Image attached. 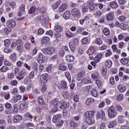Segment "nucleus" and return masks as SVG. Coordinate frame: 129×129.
<instances>
[{"label":"nucleus","mask_w":129,"mask_h":129,"mask_svg":"<svg viewBox=\"0 0 129 129\" xmlns=\"http://www.w3.org/2000/svg\"><path fill=\"white\" fill-rule=\"evenodd\" d=\"M39 50V48L37 47H35L32 50V55L35 56V55H37V53H38V51Z\"/></svg>","instance_id":"obj_51"},{"label":"nucleus","mask_w":129,"mask_h":129,"mask_svg":"<svg viewBox=\"0 0 129 129\" xmlns=\"http://www.w3.org/2000/svg\"><path fill=\"white\" fill-rule=\"evenodd\" d=\"M6 126H7V122L4 119L0 120V128L1 129H6Z\"/></svg>","instance_id":"obj_17"},{"label":"nucleus","mask_w":129,"mask_h":129,"mask_svg":"<svg viewBox=\"0 0 129 129\" xmlns=\"http://www.w3.org/2000/svg\"><path fill=\"white\" fill-rule=\"evenodd\" d=\"M31 82H32V81L30 78H26L24 81V83L25 84H31Z\"/></svg>","instance_id":"obj_57"},{"label":"nucleus","mask_w":129,"mask_h":129,"mask_svg":"<svg viewBox=\"0 0 129 129\" xmlns=\"http://www.w3.org/2000/svg\"><path fill=\"white\" fill-rule=\"evenodd\" d=\"M85 76V72H82L81 73H80L78 75V80L79 81H80V80H81L82 79V77H84V76Z\"/></svg>","instance_id":"obj_32"},{"label":"nucleus","mask_w":129,"mask_h":129,"mask_svg":"<svg viewBox=\"0 0 129 129\" xmlns=\"http://www.w3.org/2000/svg\"><path fill=\"white\" fill-rule=\"evenodd\" d=\"M21 120H22V116L21 115H17L14 116L13 121L14 122H18V121H20Z\"/></svg>","instance_id":"obj_26"},{"label":"nucleus","mask_w":129,"mask_h":129,"mask_svg":"<svg viewBox=\"0 0 129 129\" xmlns=\"http://www.w3.org/2000/svg\"><path fill=\"white\" fill-rule=\"evenodd\" d=\"M69 124L71 127L76 128L78 126V123H75L74 121L71 120L69 122Z\"/></svg>","instance_id":"obj_30"},{"label":"nucleus","mask_w":129,"mask_h":129,"mask_svg":"<svg viewBox=\"0 0 129 129\" xmlns=\"http://www.w3.org/2000/svg\"><path fill=\"white\" fill-rule=\"evenodd\" d=\"M63 97L65 98V99H67V98H69V96L70 95L69 94V92H63L62 93Z\"/></svg>","instance_id":"obj_48"},{"label":"nucleus","mask_w":129,"mask_h":129,"mask_svg":"<svg viewBox=\"0 0 129 129\" xmlns=\"http://www.w3.org/2000/svg\"><path fill=\"white\" fill-rule=\"evenodd\" d=\"M101 58H102V53H99L94 58V60L96 63H97L101 60Z\"/></svg>","instance_id":"obj_24"},{"label":"nucleus","mask_w":129,"mask_h":129,"mask_svg":"<svg viewBox=\"0 0 129 129\" xmlns=\"http://www.w3.org/2000/svg\"><path fill=\"white\" fill-rule=\"evenodd\" d=\"M108 114L110 118H113L117 115V111L114 106H111L108 108Z\"/></svg>","instance_id":"obj_1"},{"label":"nucleus","mask_w":129,"mask_h":129,"mask_svg":"<svg viewBox=\"0 0 129 129\" xmlns=\"http://www.w3.org/2000/svg\"><path fill=\"white\" fill-rule=\"evenodd\" d=\"M97 118H102V120H106V118L105 117V112L102 110L99 112H97L96 115Z\"/></svg>","instance_id":"obj_5"},{"label":"nucleus","mask_w":129,"mask_h":129,"mask_svg":"<svg viewBox=\"0 0 129 129\" xmlns=\"http://www.w3.org/2000/svg\"><path fill=\"white\" fill-rule=\"evenodd\" d=\"M66 60L68 62H73L75 60V57L72 55L67 54L66 56Z\"/></svg>","instance_id":"obj_14"},{"label":"nucleus","mask_w":129,"mask_h":129,"mask_svg":"<svg viewBox=\"0 0 129 129\" xmlns=\"http://www.w3.org/2000/svg\"><path fill=\"white\" fill-rule=\"evenodd\" d=\"M117 88L120 92H124L126 90V86L122 84H120L117 86Z\"/></svg>","instance_id":"obj_10"},{"label":"nucleus","mask_w":129,"mask_h":129,"mask_svg":"<svg viewBox=\"0 0 129 129\" xmlns=\"http://www.w3.org/2000/svg\"><path fill=\"white\" fill-rule=\"evenodd\" d=\"M6 8H9V7H11L13 9L16 8V2H6L5 3Z\"/></svg>","instance_id":"obj_16"},{"label":"nucleus","mask_w":129,"mask_h":129,"mask_svg":"<svg viewBox=\"0 0 129 129\" xmlns=\"http://www.w3.org/2000/svg\"><path fill=\"white\" fill-rule=\"evenodd\" d=\"M66 9H67V4H62L58 9V12H59V13H63L64 11H66Z\"/></svg>","instance_id":"obj_15"},{"label":"nucleus","mask_w":129,"mask_h":129,"mask_svg":"<svg viewBox=\"0 0 129 129\" xmlns=\"http://www.w3.org/2000/svg\"><path fill=\"white\" fill-rule=\"evenodd\" d=\"M96 51V49L94 46H91L88 49V53H89V55H93Z\"/></svg>","instance_id":"obj_19"},{"label":"nucleus","mask_w":129,"mask_h":129,"mask_svg":"<svg viewBox=\"0 0 129 129\" xmlns=\"http://www.w3.org/2000/svg\"><path fill=\"white\" fill-rule=\"evenodd\" d=\"M125 120L124 119V116H119L118 117V122H119V123H123V122H124Z\"/></svg>","instance_id":"obj_36"},{"label":"nucleus","mask_w":129,"mask_h":129,"mask_svg":"<svg viewBox=\"0 0 129 129\" xmlns=\"http://www.w3.org/2000/svg\"><path fill=\"white\" fill-rule=\"evenodd\" d=\"M24 47L26 50H30L31 49V43L27 42L25 43Z\"/></svg>","instance_id":"obj_44"},{"label":"nucleus","mask_w":129,"mask_h":129,"mask_svg":"<svg viewBox=\"0 0 129 129\" xmlns=\"http://www.w3.org/2000/svg\"><path fill=\"white\" fill-rule=\"evenodd\" d=\"M94 102V99L88 98L86 99L85 102L86 105H90L91 103H93Z\"/></svg>","instance_id":"obj_21"},{"label":"nucleus","mask_w":129,"mask_h":129,"mask_svg":"<svg viewBox=\"0 0 129 129\" xmlns=\"http://www.w3.org/2000/svg\"><path fill=\"white\" fill-rule=\"evenodd\" d=\"M49 77V75L47 74H44L40 76V81L41 83L45 84L48 82V78Z\"/></svg>","instance_id":"obj_4"},{"label":"nucleus","mask_w":129,"mask_h":129,"mask_svg":"<svg viewBox=\"0 0 129 129\" xmlns=\"http://www.w3.org/2000/svg\"><path fill=\"white\" fill-rule=\"evenodd\" d=\"M66 77L67 78L69 82H70L71 81V76L70 75V73L67 72L65 73Z\"/></svg>","instance_id":"obj_43"},{"label":"nucleus","mask_w":129,"mask_h":129,"mask_svg":"<svg viewBox=\"0 0 129 129\" xmlns=\"http://www.w3.org/2000/svg\"><path fill=\"white\" fill-rule=\"evenodd\" d=\"M62 117V115L61 114H57L53 116V119H52V121L54 123L55 122H57V120H59V118Z\"/></svg>","instance_id":"obj_23"},{"label":"nucleus","mask_w":129,"mask_h":129,"mask_svg":"<svg viewBox=\"0 0 129 129\" xmlns=\"http://www.w3.org/2000/svg\"><path fill=\"white\" fill-rule=\"evenodd\" d=\"M101 73L103 76H105L107 73V69L103 68L101 71Z\"/></svg>","instance_id":"obj_60"},{"label":"nucleus","mask_w":129,"mask_h":129,"mask_svg":"<svg viewBox=\"0 0 129 129\" xmlns=\"http://www.w3.org/2000/svg\"><path fill=\"white\" fill-rule=\"evenodd\" d=\"M6 25L9 28H15L16 27V21L11 19L7 21Z\"/></svg>","instance_id":"obj_7"},{"label":"nucleus","mask_w":129,"mask_h":129,"mask_svg":"<svg viewBox=\"0 0 129 129\" xmlns=\"http://www.w3.org/2000/svg\"><path fill=\"white\" fill-rule=\"evenodd\" d=\"M103 33L105 36H108V35H109L110 33V31H109L108 28H105L103 29Z\"/></svg>","instance_id":"obj_34"},{"label":"nucleus","mask_w":129,"mask_h":129,"mask_svg":"<svg viewBox=\"0 0 129 129\" xmlns=\"http://www.w3.org/2000/svg\"><path fill=\"white\" fill-rule=\"evenodd\" d=\"M114 19V12L110 11L106 15V20L108 22L112 21Z\"/></svg>","instance_id":"obj_6"},{"label":"nucleus","mask_w":129,"mask_h":129,"mask_svg":"<svg viewBox=\"0 0 129 129\" xmlns=\"http://www.w3.org/2000/svg\"><path fill=\"white\" fill-rule=\"evenodd\" d=\"M110 7L112 9H117L118 8V4L115 1L112 2L110 3Z\"/></svg>","instance_id":"obj_22"},{"label":"nucleus","mask_w":129,"mask_h":129,"mask_svg":"<svg viewBox=\"0 0 129 129\" xmlns=\"http://www.w3.org/2000/svg\"><path fill=\"white\" fill-rule=\"evenodd\" d=\"M27 75H28V72L25 70H22L19 74L20 77H22V76H27Z\"/></svg>","instance_id":"obj_35"},{"label":"nucleus","mask_w":129,"mask_h":129,"mask_svg":"<svg viewBox=\"0 0 129 129\" xmlns=\"http://www.w3.org/2000/svg\"><path fill=\"white\" fill-rule=\"evenodd\" d=\"M88 83H91V81H90V80H88L86 78H84L81 81L82 84H88Z\"/></svg>","instance_id":"obj_39"},{"label":"nucleus","mask_w":129,"mask_h":129,"mask_svg":"<svg viewBox=\"0 0 129 129\" xmlns=\"http://www.w3.org/2000/svg\"><path fill=\"white\" fill-rule=\"evenodd\" d=\"M16 45L17 46H22L23 45V41L21 39H18L16 41Z\"/></svg>","instance_id":"obj_64"},{"label":"nucleus","mask_w":129,"mask_h":129,"mask_svg":"<svg viewBox=\"0 0 129 129\" xmlns=\"http://www.w3.org/2000/svg\"><path fill=\"white\" fill-rule=\"evenodd\" d=\"M11 44V40L10 39H6L4 41V45L6 47H9Z\"/></svg>","instance_id":"obj_46"},{"label":"nucleus","mask_w":129,"mask_h":129,"mask_svg":"<svg viewBox=\"0 0 129 129\" xmlns=\"http://www.w3.org/2000/svg\"><path fill=\"white\" fill-rule=\"evenodd\" d=\"M112 64V62L109 59L107 60L105 62V65L106 67H111Z\"/></svg>","instance_id":"obj_42"},{"label":"nucleus","mask_w":129,"mask_h":129,"mask_svg":"<svg viewBox=\"0 0 129 129\" xmlns=\"http://www.w3.org/2000/svg\"><path fill=\"white\" fill-rule=\"evenodd\" d=\"M89 11V9L87 6H84L82 8V12L83 14H84V13H87Z\"/></svg>","instance_id":"obj_47"},{"label":"nucleus","mask_w":129,"mask_h":129,"mask_svg":"<svg viewBox=\"0 0 129 129\" xmlns=\"http://www.w3.org/2000/svg\"><path fill=\"white\" fill-rule=\"evenodd\" d=\"M92 95L94 97H97V96H98V93L97 92V91L96 89H93L91 91Z\"/></svg>","instance_id":"obj_38"},{"label":"nucleus","mask_w":129,"mask_h":129,"mask_svg":"<svg viewBox=\"0 0 129 129\" xmlns=\"http://www.w3.org/2000/svg\"><path fill=\"white\" fill-rule=\"evenodd\" d=\"M66 36L68 37V38H72L74 34L71 32V31L68 30L66 33Z\"/></svg>","instance_id":"obj_40"},{"label":"nucleus","mask_w":129,"mask_h":129,"mask_svg":"<svg viewBox=\"0 0 129 129\" xmlns=\"http://www.w3.org/2000/svg\"><path fill=\"white\" fill-rule=\"evenodd\" d=\"M36 12V8L35 7H32L29 11V14H34Z\"/></svg>","instance_id":"obj_63"},{"label":"nucleus","mask_w":129,"mask_h":129,"mask_svg":"<svg viewBox=\"0 0 129 129\" xmlns=\"http://www.w3.org/2000/svg\"><path fill=\"white\" fill-rule=\"evenodd\" d=\"M86 121L88 124H94V123H95V120L94 119V117L92 118H87Z\"/></svg>","instance_id":"obj_20"},{"label":"nucleus","mask_w":129,"mask_h":129,"mask_svg":"<svg viewBox=\"0 0 129 129\" xmlns=\"http://www.w3.org/2000/svg\"><path fill=\"white\" fill-rule=\"evenodd\" d=\"M13 72H14L15 76L19 75V73H20V69H19V68H15L13 70Z\"/></svg>","instance_id":"obj_50"},{"label":"nucleus","mask_w":129,"mask_h":129,"mask_svg":"<svg viewBox=\"0 0 129 129\" xmlns=\"http://www.w3.org/2000/svg\"><path fill=\"white\" fill-rule=\"evenodd\" d=\"M126 19V17H125V16H121L120 17H119L118 18V20L120 22H121L122 23V22H124V21H125V19Z\"/></svg>","instance_id":"obj_59"},{"label":"nucleus","mask_w":129,"mask_h":129,"mask_svg":"<svg viewBox=\"0 0 129 129\" xmlns=\"http://www.w3.org/2000/svg\"><path fill=\"white\" fill-rule=\"evenodd\" d=\"M39 11L41 14H45L46 13V8L42 7L39 8Z\"/></svg>","instance_id":"obj_55"},{"label":"nucleus","mask_w":129,"mask_h":129,"mask_svg":"<svg viewBox=\"0 0 129 129\" xmlns=\"http://www.w3.org/2000/svg\"><path fill=\"white\" fill-rule=\"evenodd\" d=\"M116 99L118 100V101H121V100L123 99V95L119 94V95L117 96Z\"/></svg>","instance_id":"obj_52"},{"label":"nucleus","mask_w":129,"mask_h":129,"mask_svg":"<svg viewBox=\"0 0 129 129\" xmlns=\"http://www.w3.org/2000/svg\"><path fill=\"white\" fill-rule=\"evenodd\" d=\"M87 7L89 8L91 11H94L95 10V6H94V3L92 0H89L87 3Z\"/></svg>","instance_id":"obj_9"},{"label":"nucleus","mask_w":129,"mask_h":129,"mask_svg":"<svg viewBox=\"0 0 129 129\" xmlns=\"http://www.w3.org/2000/svg\"><path fill=\"white\" fill-rule=\"evenodd\" d=\"M116 124H117L116 121H113L109 124V127L110 128L111 127H114L115 125H116Z\"/></svg>","instance_id":"obj_45"},{"label":"nucleus","mask_w":129,"mask_h":129,"mask_svg":"<svg viewBox=\"0 0 129 129\" xmlns=\"http://www.w3.org/2000/svg\"><path fill=\"white\" fill-rule=\"evenodd\" d=\"M96 44L101 45V44H102V40L100 38H97L96 40Z\"/></svg>","instance_id":"obj_56"},{"label":"nucleus","mask_w":129,"mask_h":129,"mask_svg":"<svg viewBox=\"0 0 129 129\" xmlns=\"http://www.w3.org/2000/svg\"><path fill=\"white\" fill-rule=\"evenodd\" d=\"M22 98L21 95L15 96L13 98L14 102L16 103L18 100H20Z\"/></svg>","instance_id":"obj_41"},{"label":"nucleus","mask_w":129,"mask_h":129,"mask_svg":"<svg viewBox=\"0 0 129 129\" xmlns=\"http://www.w3.org/2000/svg\"><path fill=\"white\" fill-rule=\"evenodd\" d=\"M9 70V68L7 67V66H3L1 69H0V72L1 73H5L7 72Z\"/></svg>","instance_id":"obj_31"},{"label":"nucleus","mask_w":129,"mask_h":129,"mask_svg":"<svg viewBox=\"0 0 129 129\" xmlns=\"http://www.w3.org/2000/svg\"><path fill=\"white\" fill-rule=\"evenodd\" d=\"M55 30L57 32H62V27L59 25L56 26L55 27Z\"/></svg>","instance_id":"obj_49"},{"label":"nucleus","mask_w":129,"mask_h":129,"mask_svg":"<svg viewBox=\"0 0 129 129\" xmlns=\"http://www.w3.org/2000/svg\"><path fill=\"white\" fill-rule=\"evenodd\" d=\"M69 106V103L66 102L61 103V105L59 106V108L61 109H65Z\"/></svg>","instance_id":"obj_29"},{"label":"nucleus","mask_w":129,"mask_h":129,"mask_svg":"<svg viewBox=\"0 0 129 129\" xmlns=\"http://www.w3.org/2000/svg\"><path fill=\"white\" fill-rule=\"evenodd\" d=\"M50 42V38L48 37H44L42 39V44H47Z\"/></svg>","instance_id":"obj_25"},{"label":"nucleus","mask_w":129,"mask_h":129,"mask_svg":"<svg viewBox=\"0 0 129 129\" xmlns=\"http://www.w3.org/2000/svg\"><path fill=\"white\" fill-rule=\"evenodd\" d=\"M67 85V83L66 82L62 81L60 82V83L58 85V87L59 88V89H62L64 90L66 88H67V87L66 86Z\"/></svg>","instance_id":"obj_11"},{"label":"nucleus","mask_w":129,"mask_h":129,"mask_svg":"<svg viewBox=\"0 0 129 129\" xmlns=\"http://www.w3.org/2000/svg\"><path fill=\"white\" fill-rule=\"evenodd\" d=\"M37 100L40 104H44V100L43 99V97H40L37 98Z\"/></svg>","instance_id":"obj_53"},{"label":"nucleus","mask_w":129,"mask_h":129,"mask_svg":"<svg viewBox=\"0 0 129 129\" xmlns=\"http://www.w3.org/2000/svg\"><path fill=\"white\" fill-rule=\"evenodd\" d=\"M59 70H61V71H66L67 69V67L66 66H64V64H60L59 66Z\"/></svg>","instance_id":"obj_37"},{"label":"nucleus","mask_w":129,"mask_h":129,"mask_svg":"<svg viewBox=\"0 0 129 129\" xmlns=\"http://www.w3.org/2000/svg\"><path fill=\"white\" fill-rule=\"evenodd\" d=\"M112 55V52L110 50L108 49L105 53V57H109Z\"/></svg>","instance_id":"obj_58"},{"label":"nucleus","mask_w":129,"mask_h":129,"mask_svg":"<svg viewBox=\"0 0 129 129\" xmlns=\"http://www.w3.org/2000/svg\"><path fill=\"white\" fill-rule=\"evenodd\" d=\"M120 62L121 64H122L123 65H126V64L128 63V60L124 57H123L120 60Z\"/></svg>","instance_id":"obj_33"},{"label":"nucleus","mask_w":129,"mask_h":129,"mask_svg":"<svg viewBox=\"0 0 129 129\" xmlns=\"http://www.w3.org/2000/svg\"><path fill=\"white\" fill-rule=\"evenodd\" d=\"M69 46L71 48V50H72V52H74V51H75V48L76 47V45L73 42H70Z\"/></svg>","instance_id":"obj_27"},{"label":"nucleus","mask_w":129,"mask_h":129,"mask_svg":"<svg viewBox=\"0 0 129 129\" xmlns=\"http://www.w3.org/2000/svg\"><path fill=\"white\" fill-rule=\"evenodd\" d=\"M60 103H61V101H59L56 99L51 100L50 102V105L51 106H54V107H59Z\"/></svg>","instance_id":"obj_8"},{"label":"nucleus","mask_w":129,"mask_h":129,"mask_svg":"<svg viewBox=\"0 0 129 129\" xmlns=\"http://www.w3.org/2000/svg\"><path fill=\"white\" fill-rule=\"evenodd\" d=\"M60 4H61V1L58 0L55 3L52 5V9L53 10H56V9H58V7L60 6Z\"/></svg>","instance_id":"obj_28"},{"label":"nucleus","mask_w":129,"mask_h":129,"mask_svg":"<svg viewBox=\"0 0 129 129\" xmlns=\"http://www.w3.org/2000/svg\"><path fill=\"white\" fill-rule=\"evenodd\" d=\"M10 58L12 61H16L17 60V55L15 53H12L10 56Z\"/></svg>","instance_id":"obj_54"},{"label":"nucleus","mask_w":129,"mask_h":129,"mask_svg":"<svg viewBox=\"0 0 129 129\" xmlns=\"http://www.w3.org/2000/svg\"><path fill=\"white\" fill-rule=\"evenodd\" d=\"M35 110L37 113H41L42 112V107H41V106L37 107Z\"/></svg>","instance_id":"obj_61"},{"label":"nucleus","mask_w":129,"mask_h":129,"mask_svg":"<svg viewBox=\"0 0 129 129\" xmlns=\"http://www.w3.org/2000/svg\"><path fill=\"white\" fill-rule=\"evenodd\" d=\"M43 52L45 55H52L55 52V48L53 47L45 48L43 50Z\"/></svg>","instance_id":"obj_2"},{"label":"nucleus","mask_w":129,"mask_h":129,"mask_svg":"<svg viewBox=\"0 0 129 129\" xmlns=\"http://www.w3.org/2000/svg\"><path fill=\"white\" fill-rule=\"evenodd\" d=\"M37 21H40L43 25H44V24L48 23V20H47V18L43 16L37 17Z\"/></svg>","instance_id":"obj_13"},{"label":"nucleus","mask_w":129,"mask_h":129,"mask_svg":"<svg viewBox=\"0 0 129 129\" xmlns=\"http://www.w3.org/2000/svg\"><path fill=\"white\" fill-rule=\"evenodd\" d=\"M71 14L73 17H74V18H77V19L80 18V16H81L80 10L77 8L73 9L71 11Z\"/></svg>","instance_id":"obj_3"},{"label":"nucleus","mask_w":129,"mask_h":129,"mask_svg":"<svg viewBox=\"0 0 129 129\" xmlns=\"http://www.w3.org/2000/svg\"><path fill=\"white\" fill-rule=\"evenodd\" d=\"M88 42V39H87V38H84L81 40V43L83 45H85V44H87Z\"/></svg>","instance_id":"obj_62"},{"label":"nucleus","mask_w":129,"mask_h":129,"mask_svg":"<svg viewBox=\"0 0 129 129\" xmlns=\"http://www.w3.org/2000/svg\"><path fill=\"white\" fill-rule=\"evenodd\" d=\"M85 115L86 119L87 118H92V117H94V113L92 111H87L85 113Z\"/></svg>","instance_id":"obj_12"},{"label":"nucleus","mask_w":129,"mask_h":129,"mask_svg":"<svg viewBox=\"0 0 129 129\" xmlns=\"http://www.w3.org/2000/svg\"><path fill=\"white\" fill-rule=\"evenodd\" d=\"M70 16H71V12L70 11H68L64 12L63 17L65 20H69L70 18Z\"/></svg>","instance_id":"obj_18"}]
</instances>
